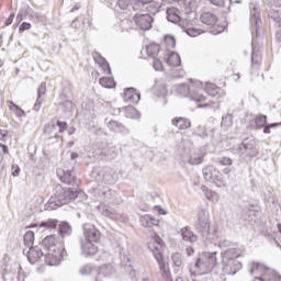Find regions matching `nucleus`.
Segmentation results:
<instances>
[{"label":"nucleus","mask_w":281,"mask_h":281,"mask_svg":"<svg viewBox=\"0 0 281 281\" xmlns=\"http://www.w3.org/2000/svg\"><path fill=\"white\" fill-rule=\"evenodd\" d=\"M57 177H59L60 181L67 186H76L78 181L71 170L65 171L63 169H57Z\"/></svg>","instance_id":"4468645a"},{"label":"nucleus","mask_w":281,"mask_h":281,"mask_svg":"<svg viewBox=\"0 0 281 281\" xmlns=\"http://www.w3.org/2000/svg\"><path fill=\"white\" fill-rule=\"evenodd\" d=\"M108 128L109 131H112V133H122V131H124V125L117 123V121H110L108 122Z\"/></svg>","instance_id":"79ce46f5"},{"label":"nucleus","mask_w":281,"mask_h":281,"mask_svg":"<svg viewBox=\"0 0 281 281\" xmlns=\"http://www.w3.org/2000/svg\"><path fill=\"white\" fill-rule=\"evenodd\" d=\"M248 271L250 276H254V281H267L265 278H269L270 273H276L273 270L269 269L265 263L251 262L248 265Z\"/></svg>","instance_id":"0eeeda50"},{"label":"nucleus","mask_w":281,"mask_h":281,"mask_svg":"<svg viewBox=\"0 0 281 281\" xmlns=\"http://www.w3.org/2000/svg\"><path fill=\"white\" fill-rule=\"evenodd\" d=\"M171 124L179 128V131H186V128H190V126H192V123L187 117H176L171 120Z\"/></svg>","instance_id":"4be33fe9"},{"label":"nucleus","mask_w":281,"mask_h":281,"mask_svg":"<svg viewBox=\"0 0 281 281\" xmlns=\"http://www.w3.org/2000/svg\"><path fill=\"white\" fill-rule=\"evenodd\" d=\"M150 1L153 0H134V2H132V10L139 14V12H144V10H146V5H148Z\"/></svg>","instance_id":"7c9ffc66"},{"label":"nucleus","mask_w":281,"mask_h":281,"mask_svg":"<svg viewBox=\"0 0 281 281\" xmlns=\"http://www.w3.org/2000/svg\"><path fill=\"white\" fill-rule=\"evenodd\" d=\"M203 83L200 81L188 83H180L176 87V91L179 95L183 98H189L193 100V102H205V95H203Z\"/></svg>","instance_id":"20e7f679"},{"label":"nucleus","mask_w":281,"mask_h":281,"mask_svg":"<svg viewBox=\"0 0 281 281\" xmlns=\"http://www.w3.org/2000/svg\"><path fill=\"white\" fill-rule=\"evenodd\" d=\"M125 102H139L140 94L133 88H127L124 91Z\"/></svg>","instance_id":"a878e982"},{"label":"nucleus","mask_w":281,"mask_h":281,"mask_svg":"<svg viewBox=\"0 0 281 281\" xmlns=\"http://www.w3.org/2000/svg\"><path fill=\"white\" fill-rule=\"evenodd\" d=\"M167 64L169 65V67H180L181 56H179L177 53L169 54L167 58Z\"/></svg>","instance_id":"c9c22d12"},{"label":"nucleus","mask_w":281,"mask_h":281,"mask_svg":"<svg viewBox=\"0 0 281 281\" xmlns=\"http://www.w3.org/2000/svg\"><path fill=\"white\" fill-rule=\"evenodd\" d=\"M278 126H281V123H271V124H267L263 128V133L266 135H270L271 133V128H278Z\"/></svg>","instance_id":"6e6d98bb"},{"label":"nucleus","mask_w":281,"mask_h":281,"mask_svg":"<svg viewBox=\"0 0 281 281\" xmlns=\"http://www.w3.org/2000/svg\"><path fill=\"white\" fill-rule=\"evenodd\" d=\"M47 91V85L45 82H42L37 89V98H36V102L33 106V110L36 111L38 113V111H41V104H43V95H45Z\"/></svg>","instance_id":"a211bd4d"},{"label":"nucleus","mask_w":281,"mask_h":281,"mask_svg":"<svg viewBox=\"0 0 281 281\" xmlns=\"http://www.w3.org/2000/svg\"><path fill=\"white\" fill-rule=\"evenodd\" d=\"M234 161L229 157H223L216 160L220 166H232Z\"/></svg>","instance_id":"5fc2aeb1"},{"label":"nucleus","mask_w":281,"mask_h":281,"mask_svg":"<svg viewBox=\"0 0 281 281\" xmlns=\"http://www.w3.org/2000/svg\"><path fill=\"white\" fill-rule=\"evenodd\" d=\"M82 194L78 189H65L61 186L55 188V194L50 196L48 203L45 205L46 210H58L63 205H67L69 201L78 199Z\"/></svg>","instance_id":"f257e3e1"},{"label":"nucleus","mask_w":281,"mask_h":281,"mask_svg":"<svg viewBox=\"0 0 281 281\" xmlns=\"http://www.w3.org/2000/svg\"><path fill=\"white\" fill-rule=\"evenodd\" d=\"M31 18L33 19L34 23H45V15L38 13V12H33L31 14Z\"/></svg>","instance_id":"8fccbe9b"},{"label":"nucleus","mask_w":281,"mask_h":281,"mask_svg":"<svg viewBox=\"0 0 281 281\" xmlns=\"http://www.w3.org/2000/svg\"><path fill=\"white\" fill-rule=\"evenodd\" d=\"M161 47L159 44H150L146 47L147 56H151V58H156L157 54H159V50Z\"/></svg>","instance_id":"37998d69"},{"label":"nucleus","mask_w":281,"mask_h":281,"mask_svg":"<svg viewBox=\"0 0 281 281\" xmlns=\"http://www.w3.org/2000/svg\"><path fill=\"white\" fill-rule=\"evenodd\" d=\"M171 260L173 262L175 266V271H179V269H181V266L183 265V257L181 256V254L179 252H173L171 255Z\"/></svg>","instance_id":"ea45409f"},{"label":"nucleus","mask_w":281,"mask_h":281,"mask_svg":"<svg viewBox=\"0 0 281 281\" xmlns=\"http://www.w3.org/2000/svg\"><path fill=\"white\" fill-rule=\"evenodd\" d=\"M139 221L143 227H153L155 225H159V221L155 220L150 215H143Z\"/></svg>","instance_id":"2f4dec72"},{"label":"nucleus","mask_w":281,"mask_h":281,"mask_svg":"<svg viewBox=\"0 0 281 281\" xmlns=\"http://www.w3.org/2000/svg\"><path fill=\"white\" fill-rule=\"evenodd\" d=\"M240 249L229 248L225 252H222V261L236 260L237 258H240Z\"/></svg>","instance_id":"5701e85b"},{"label":"nucleus","mask_w":281,"mask_h":281,"mask_svg":"<svg viewBox=\"0 0 281 281\" xmlns=\"http://www.w3.org/2000/svg\"><path fill=\"white\" fill-rule=\"evenodd\" d=\"M255 124L257 128H265L267 126V115L260 114L256 116Z\"/></svg>","instance_id":"de8ad7c7"},{"label":"nucleus","mask_w":281,"mask_h":281,"mask_svg":"<svg viewBox=\"0 0 281 281\" xmlns=\"http://www.w3.org/2000/svg\"><path fill=\"white\" fill-rule=\"evenodd\" d=\"M198 229L201 232L202 236L210 243L216 240V232H210V211L207 209H200L198 211Z\"/></svg>","instance_id":"39448f33"},{"label":"nucleus","mask_w":281,"mask_h":281,"mask_svg":"<svg viewBox=\"0 0 281 281\" xmlns=\"http://www.w3.org/2000/svg\"><path fill=\"white\" fill-rule=\"evenodd\" d=\"M55 128H59V133H65V131H67V122H52L50 124H48V128L46 131L52 134L54 133Z\"/></svg>","instance_id":"473e14b6"},{"label":"nucleus","mask_w":281,"mask_h":281,"mask_svg":"<svg viewBox=\"0 0 281 281\" xmlns=\"http://www.w3.org/2000/svg\"><path fill=\"white\" fill-rule=\"evenodd\" d=\"M31 27H32V24L31 23H29V22H23L22 24H21V26H20V32H25V31H27V30H31Z\"/></svg>","instance_id":"e2e57ef3"},{"label":"nucleus","mask_w":281,"mask_h":281,"mask_svg":"<svg viewBox=\"0 0 281 281\" xmlns=\"http://www.w3.org/2000/svg\"><path fill=\"white\" fill-rule=\"evenodd\" d=\"M95 155L104 157V159H115L117 157V148L113 145H103L95 150Z\"/></svg>","instance_id":"ddd939ff"},{"label":"nucleus","mask_w":281,"mask_h":281,"mask_svg":"<svg viewBox=\"0 0 281 281\" xmlns=\"http://www.w3.org/2000/svg\"><path fill=\"white\" fill-rule=\"evenodd\" d=\"M74 229L71 228V225H69V222H61L58 224V234L61 236V238H67V236H71Z\"/></svg>","instance_id":"393cba45"},{"label":"nucleus","mask_w":281,"mask_h":281,"mask_svg":"<svg viewBox=\"0 0 281 281\" xmlns=\"http://www.w3.org/2000/svg\"><path fill=\"white\" fill-rule=\"evenodd\" d=\"M148 249L154 254L155 259L158 262L159 270L167 281H172V274H170V268L164 259V240L159 235L154 234L148 243Z\"/></svg>","instance_id":"f03ea898"},{"label":"nucleus","mask_w":281,"mask_h":281,"mask_svg":"<svg viewBox=\"0 0 281 281\" xmlns=\"http://www.w3.org/2000/svg\"><path fill=\"white\" fill-rule=\"evenodd\" d=\"M130 3L131 2L128 0H119L117 1V5L121 10H126V8H128Z\"/></svg>","instance_id":"052dcab7"},{"label":"nucleus","mask_w":281,"mask_h":281,"mask_svg":"<svg viewBox=\"0 0 281 281\" xmlns=\"http://www.w3.org/2000/svg\"><path fill=\"white\" fill-rule=\"evenodd\" d=\"M181 236L182 240H186L187 243L194 244L196 243V235L192 231H190V227H184L181 229Z\"/></svg>","instance_id":"cd10ccee"},{"label":"nucleus","mask_w":281,"mask_h":281,"mask_svg":"<svg viewBox=\"0 0 281 281\" xmlns=\"http://www.w3.org/2000/svg\"><path fill=\"white\" fill-rule=\"evenodd\" d=\"M189 164L191 166H199V164H203V154H193L189 159Z\"/></svg>","instance_id":"a18cd8bd"},{"label":"nucleus","mask_w":281,"mask_h":281,"mask_svg":"<svg viewBox=\"0 0 281 281\" xmlns=\"http://www.w3.org/2000/svg\"><path fill=\"white\" fill-rule=\"evenodd\" d=\"M24 245L25 247L32 248L34 245V232L29 231L24 235Z\"/></svg>","instance_id":"49530a36"},{"label":"nucleus","mask_w":281,"mask_h":281,"mask_svg":"<svg viewBox=\"0 0 281 281\" xmlns=\"http://www.w3.org/2000/svg\"><path fill=\"white\" fill-rule=\"evenodd\" d=\"M9 109L15 113L16 117H25V115H27V113H25V111H23V109H21L19 105L15 104L14 101H9Z\"/></svg>","instance_id":"58836bf2"},{"label":"nucleus","mask_w":281,"mask_h":281,"mask_svg":"<svg viewBox=\"0 0 281 281\" xmlns=\"http://www.w3.org/2000/svg\"><path fill=\"white\" fill-rule=\"evenodd\" d=\"M83 235L88 243H98L100 240V231L91 224H83Z\"/></svg>","instance_id":"f8f14e48"},{"label":"nucleus","mask_w":281,"mask_h":281,"mask_svg":"<svg viewBox=\"0 0 281 281\" xmlns=\"http://www.w3.org/2000/svg\"><path fill=\"white\" fill-rule=\"evenodd\" d=\"M250 27L252 31V42L258 38L260 27H262V20L260 19V11L256 8L250 10Z\"/></svg>","instance_id":"1a4fd4ad"},{"label":"nucleus","mask_w":281,"mask_h":281,"mask_svg":"<svg viewBox=\"0 0 281 281\" xmlns=\"http://www.w3.org/2000/svg\"><path fill=\"white\" fill-rule=\"evenodd\" d=\"M97 181H101V183H115V178L113 177V170L105 169L103 170L97 178Z\"/></svg>","instance_id":"412c9836"},{"label":"nucleus","mask_w":281,"mask_h":281,"mask_svg":"<svg viewBox=\"0 0 281 281\" xmlns=\"http://www.w3.org/2000/svg\"><path fill=\"white\" fill-rule=\"evenodd\" d=\"M181 12L177 8H169L167 10V20L170 23H181Z\"/></svg>","instance_id":"b1692460"},{"label":"nucleus","mask_w":281,"mask_h":281,"mask_svg":"<svg viewBox=\"0 0 281 281\" xmlns=\"http://www.w3.org/2000/svg\"><path fill=\"white\" fill-rule=\"evenodd\" d=\"M43 258V250L38 247H31L27 251V260L31 265H36Z\"/></svg>","instance_id":"f3484780"},{"label":"nucleus","mask_w":281,"mask_h":281,"mask_svg":"<svg viewBox=\"0 0 281 281\" xmlns=\"http://www.w3.org/2000/svg\"><path fill=\"white\" fill-rule=\"evenodd\" d=\"M97 192L102 201H113L114 196H117V193L109 187H98Z\"/></svg>","instance_id":"dca6fc26"},{"label":"nucleus","mask_w":281,"mask_h":281,"mask_svg":"<svg viewBox=\"0 0 281 281\" xmlns=\"http://www.w3.org/2000/svg\"><path fill=\"white\" fill-rule=\"evenodd\" d=\"M21 173V168L16 165L12 166V177H19V175Z\"/></svg>","instance_id":"69168bd1"},{"label":"nucleus","mask_w":281,"mask_h":281,"mask_svg":"<svg viewBox=\"0 0 281 281\" xmlns=\"http://www.w3.org/2000/svg\"><path fill=\"white\" fill-rule=\"evenodd\" d=\"M56 227H58V220L49 218L40 223V229H56Z\"/></svg>","instance_id":"4c0bfd02"},{"label":"nucleus","mask_w":281,"mask_h":281,"mask_svg":"<svg viewBox=\"0 0 281 281\" xmlns=\"http://www.w3.org/2000/svg\"><path fill=\"white\" fill-rule=\"evenodd\" d=\"M43 247L48 251H56V236L50 235L46 236L42 241Z\"/></svg>","instance_id":"c85d7f7f"},{"label":"nucleus","mask_w":281,"mask_h":281,"mask_svg":"<svg viewBox=\"0 0 281 281\" xmlns=\"http://www.w3.org/2000/svg\"><path fill=\"white\" fill-rule=\"evenodd\" d=\"M45 263L48 267H58V265H60V258H58V256L48 252L47 255H45Z\"/></svg>","instance_id":"f704fd0d"},{"label":"nucleus","mask_w":281,"mask_h":281,"mask_svg":"<svg viewBox=\"0 0 281 281\" xmlns=\"http://www.w3.org/2000/svg\"><path fill=\"white\" fill-rule=\"evenodd\" d=\"M203 178L205 181H209V183H215L217 188H221V186H224L223 176L221 175V171H218L214 166H207L203 170Z\"/></svg>","instance_id":"6e6552de"},{"label":"nucleus","mask_w":281,"mask_h":281,"mask_svg":"<svg viewBox=\"0 0 281 281\" xmlns=\"http://www.w3.org/2000/svg\"><path fill=\"white\" fill-rule=\"evenodd\" d=\"M233 124L234 122L232 114H225L224 116H222L221 126L224 131H228L229 128H232Z\"/></svg>","instance_id":"a19ab883"},{"label":"nucleus","mask_w":281,"mask_h":281,"mask_svg":"<svg viewBox=\"0 0 281 281\" xmlns=\"http://www.w3.org/2000/svg\"><path fill=\"white\" fill-rule=\"evenodd\" d=\"M14 21V13H11L9 18L5 20L4 25L10 26V24Z\"/></svg>","instance_id":"338daca9"},{"label":"nucleus","mask_w":281,"mask_h":281,"mask_svg":"<svg viewBox=\"0 0 281 281\" xmlns=\"http://www.w3.org/2000/svg\"><path fill=\"white\" fill-rule=\"evenodd\" d=\"M165 43H166L167 47H169V49L177 47V40H175V36H172V35H166Z\"/></svg>","instance_id":"09e8293b"},{"label":"nucleus","mask_w":281,"mask_h":281,"mask_svg":"<svg viewBox=\"0 0 281 281\" xmlns=\"http://www.w3.org/2000/svg\"><path fill=\"white\" fill-rule=\"evenodd\" d=\"M92 58H93V60H95V63H98V65L103 67V69H108V74L111 75V66L109 65V61H106V59L104 57H102V55L100 53L93 52Z\"/></svg>","instance_id":"bb28decb"},{"label":"nucleus","mask_w":281,"mask_h":281,"mask_svg":"<svg viewBox=\"0 0 281 281\" xmlns=\"http://www.w3.org/2000/svg\"><path fill=\"white\" fill-rule=\"evenodd\" d=\"M268 16H270V19H272V21H278V19H280V16H281V9H279V10L271 9L268 12Z\"/></svg>","instance_id":"3c124183"},{"label":"nucleus","mask_w":281,"mask_h":281,"mask_svg":"<svg viewBox=\"0 0 281 281\" xmlns=\"http://www.w3.org/2000/svg\"><path fill=\"white\" fill-rule=\"evenodd\" d=\"M223 265V271L226 273V276H236L240 269H243V263H240L238 260H227L222 261Z\"/></svg>","instance_id":"9b49d317"},{"label":"nucleus","mask_w":281,"mask_h":281,"mask_svg":"<svg viewBox=\"0 0 281 281\" xmlns=\"http://www.w3.org/2000/svg\"><path fill=\"white\" fill-rule=\"evenodd\" d=\"M95 272H98V270L91 263H86L79 268L80 276H91Z\"/></svg>","instance_id":"e433bc0d"},{"label":"nucleus","mask_w":281,"mask_h":281,"mask_svg":"<svg viewBox=\"0 0 281 281\" xmlns=\"http://www.w3.org/2000/svg\"><path fill=\"white\" fill-rule=\"evenodd\" d=\"M200 21L204 25H209V27H214L218 23V16L213 12L206 11L201 14Z\"/></svg>","instance_id":"2eb2a0df"},{"label":"nucleus","mask_w":281,"mask_h":281,"mask_svg":"<svg viewBox=\"0 0 281 281\" xmlns=\"http://www.w3.org/2000/svg\"><path fill=\"white\" fill-rule=\"evenodd\" d=\"M113 273V266L111 263L103 265L98 270L97 281L100 280V276H104V278H109Z\"/></svg>","instance_id":"72a5a7b5"},{"label":"nucleus","mask_w":281,"mask_h":281,"mask_svg":"<svg viewBox=\"0 0 281 281\" xmlns=\"http://www.w3.org/2000/svg\"><path fill=\"white\" fill-rule=\"evenodd\" d=\"M131 20H123L121 22V27L123 30V32H128L131 30V27H126V25H131Z\"/></svg>","instance_id":"680f3d73"},{"label":"nucleus","mask_w":281,"mask_h":281,"mask_svg":"<svg viewBox=\"0 0 281 281\" xmlns=\"http://www.w3.org/2000/svg\"><path fill=\"white\" fill-rule=\"evenodd\" d=\"M98 210L101 212L103 216H108V218L117 220L120 218V214L115 213V210L111 209V206L101 203L98 206Z\"/></svg>","instance_id":"aec40b11"},{"label":"nucleus","mask_w":281,"mask_h":281,"mask_svg":"<svg viewBox=\"0 0 281 281\" xmlns=\"http://www.w3.org/2000/svg\"><path fill=\"white\" fill-rule=\"evenodd\" d=\"M204 93L211 95V98H216V95L221 93V88H218L214 83H206L205 89H203L202 95H205Z\"/></svg>","instance_id":"c756f323"},{"label":"nucleus","mask_w":281,"mask_h":281,"mask_svg":"<svg viewBox=\"0 0 281 281\" xmlns=\"http://www.w3.org/2000/svg\"><path fill=\"white\" fill-rule=\"evenodd\" d=\"M186 254H187V256H194V248H192V246H188L187 248H186Z\"/></svg>","instance_id":"774afa93"},{"label":"nucleus","mask_w":281,"mask_h":281,"mask_svg":"<svg viewBox=\"0 0 281 281\" xmlns=\"http://www.w3.org/2000/svg\"><path fill=\"white\" fill-rule=\"evenodd\" d=\"M235 155L239 157H256L258 149L256 148V142L251 139H244L241 144L233 148Z\"/></svg>","instance_id":"423d86ee"},{"label":"nucleus","mask_w":281,"mask_h":281,"mask_svg":"<svg viewBox=\"0 0 281 281\" xmlns=\"http://www.w3.org/2000/svg\"><path fill=\"white\" fill-rule=\"evenodd\" d=\"M0 142H8V131L0 130Z\"/></svg>","instance_id":"0e129e2a"},{"label":"nucleus","mask_w":281,"mask_h":281,"mask_svg":"<svg viewBox=\"0 0 281 281\" xmlns=\"http://www.w3.org/2000/svg\"><path fill=\"white\" fill-rule=\"evenodd\" d=\"M266 281H281V276L278 272H270L268 277H265Z\"/></svg>","instance_id":"864d4df0"},{"label":"nucleus","mask_w":281,"mask_h":281,"mask_svg":"<svg viewBox=\"0 0 281 281\" xmlns=\"http://www.w3.org/2000/svg\"><path fill=\"white\" fill-rule=\"evenodd\" d=\"M186 34H188V36L191 37H195V36H200L201 34V30L196 29V27H189L187 30H184Z\"/></svg>","instance_id":"603ef678"},{"label":"nucleus","mask_w":281,"mask_h":281,"mask_svg":"<svg viewBox=\"0 0 281 281\" xmlns=\"http://www.w3.org/2000/svg\"><path fill=\"white\" fill-rule=\"evenodd\" d=\"M215 8H225V0H209Z\"/></svg>","instance_id":"bf43d9fd"},{"label":"nucleus","mask_w":281,"mask_h":281,"mask_svg":"<svg viewBox=\"0 0 281 281\" xmlns=\"http://www.w3.org/2000/svg\"><path fill=\"white\" fill-rule=\"evenodd\" d=\"M153 65H154V69L156 71H162L164 70V64L157 57H154Z\"/></svg>","instance_id":"13d9d810"},{"label":"nucleus","mask_w":281,"mask_h":281,"mask_svg":"<svg viewBox=\"0 0 281 281\" xmlns=\"http://www.w3.org/2000/svg\"><path fill=\"white\" fill-rule=\"evenodd\" d=\"M191 281H212V279L203 274H191Z\"/></svg>","instance_id":"4d7b16f0"},{"label":"nucleus","mask_w":281,"mask_h":281,"mask_svg":"<svg viewBox=\"0 0 281 281\" xmlns=\"http://www.w3.org/2000/svg\"><path fill=\"white\" fill-rule=\"evenodd\" d=\"M135 24L139 30L148 31L153 29L154 19L148 13H136L134 16Z\"/></svg>","instance_id":"9d476101"},{"label":"nucleus","mask_w":281,"mask_h":281,"mask_svg":"<svg viewBox=\"0 0 281 281\" xmlns=\"http://www.w3.org/2000/svg\"><path fill=\"white\" fill-rule=\"evenodd\" d=\"M217 252H203L193 265H190L189 271L191 276H206L214 267H216Z\"/></svg>","instance_id":"7ed1b4c3"},{"label":"nucleus","mask_w":281,"mask_h":281,"mask_svg":"<svg viewBox=\"0 0 281 281\" xmlns=\"http://www.w3.org/2000/svg\"><path fill=\"white\" fill-rule=\"evenodd\" d=\"M81 249L86 258H89V256H95V254H98V246H95L93 241L81 243Z\"/></svg>","instance_id":"6ab92c4d"},{"label":"nucleus","mask_w":281,"mask_h":281,"mask_svg":"<svg viewBox=\"0 0 281 281\" xmlns=\"http://www.w3.org/2000/svg\"><path fill=\"white\" fill-rule=\"evenodd\" d=\"M99 83L101 87H104V89H113V87H115V82L109 77L100 78Z\"/></svg>","instance_id":"c03bdc74"}]
</instances>
